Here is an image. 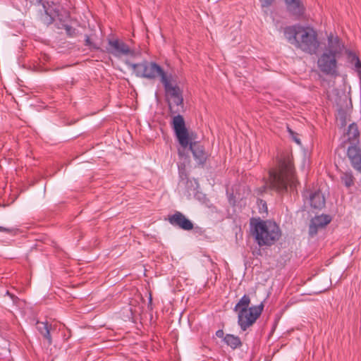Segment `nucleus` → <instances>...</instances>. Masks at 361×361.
<instances>
[{
  "mask_svg": "<svg viewBox=\"0 0 361 361\" xmlns=\"http://www.w3.org/2000/svg\"><path fill=\"white\" fill-rule=\"evenodd\" d=\"M172 80V75L169 74L167 78L163 77L161 83L164 87L169 113L173 116L171 126L174 133L178 142L185 145L188 128L183 117L180 114L184 111L183 91L177 84H173Z\"/></svg>",
  "mask_w": 361,
  "mask_h": 361,
  "instance_id": "1",
  "label": "nucleus"
},
{
  "mask_svg": "<svg viewBox=\"0 0 361 361\" xmlns=\"http://www.w3.org/2000/svg\"><path fill=\"white\" fill-rule=\"evenodd\" d=\"M268 185L271 189L278 192H284L290 188H295L298 180L295 176V168L293 162V155L289 152L281 154L278 166L269 171Z\"/></svg>",
  "mask_w": 361,
  "mask_h": 361,
  "instance_id": "2",
  "label": "nucleus"
},
{
  "mask_svg": "<svg viewBox=\"0 0 361 361\" xmlns=\"http://www.w3.org/2000/svg\"><path fill=\"white\" fill-rule=\"evenodd\" d=\"M287 40L297 49L313 55L317 54L320 42L317 31L312 27L294 25L284 29Z\"/></svg>",
  "mask_w": 361,
  "mask_h": 361,
  "instance_id": "3",
  "label": "nucleus"
},
{
  "mask_svg": "<svg viewBox=\"0 0 361 361\" xmlns=\"http://www.w3.org/2000/svg\"><path fill=\"white\" fill-rule=\"evenodd\" d=\"M250 227L255 241L259 247H271L282 235L279 226L274 221L252 218Z\"/></svg>",
  "mask_w": 361,
  "mask_h": 361,
  "instance_id": "4",
  "label": "nucleus"
},
{
  "mask_svg": "<svg viewBox=\"0 0 361 361\" xmlns=\"http://www.w3.org/2000/svg\"><path fill=\"white\" fill-rule=\"evenodd\" d=\"M250 298L245 294L235 305L233 310L238 313V324L243 331L252 326L260 317L264 310V302L249 307Z\"/></svg>",
  "mask_w": 361,
  "mask_h": 361,
  "instance_id": "5",
  "label": "nucleus"
},
{
  "mask_svg": "<svg viewBox=\"0 0 361 361\" xmlns=\"http://www.w3.org/2000/svg\"><path fill=\"white\" fill-rule=\"evenodd\" d=\"M131 67L136 76L147 79H155L158 76L162 82L163 77L167 78L169 74L166 73L163 68L155 62L144 61L141 63H128Z\"/></svg>",
  "mask_w": 361,
  "mask_h": 361,
  "instance_id": "6",
  "label": "nucleus"
},
{
  "mask_svg": "<svg viewBox=\"0 0 361 361\" xmlns=\"http://www.w3.org/2000/svg\"><path fill=\"white\" fill-rule=\"evenodd\" d=\"M193 139V133H189L188 130L187 145H183L180 142H178V143L183 149L189 147L197 166L203 167L208 159V153L205 151L204 146L202 145L200 142L192 141Z\"/></svg>",
  "mask_w": 361,
  "mask_h": 361,
  "instance_id": "7",
  "label": "nucleus"
},
{
  "mask_svg": "<svg viewBox=\"0 0 361 361\" xmlns=\"http://www.w3.org/2000/svg\"><path fill=\"white\" fill-rule=\"evenodd\" d=\"M106 52L120 58L123 56H134L135 51L123 41L118 39H108V45L106 47Z\"/></svg>",
  "mask_w": 361,
  "mask_h": 361,
  "instance_id": "8",
  "label": "nucleus"
},
{
  "mask_svg": "<svg viewBox=\"0 0 361 361\" xmlns=\"http://www.w3.org/2000/svg\"><path fill=\"white\" fill-rule=\"evenodd\" d=\"M337 57L328 53H323L318 59L317 63L320 71L331 75H337Z\"/></svg>",
  "mask_w": 361,
  "mask_h": 361,
  "instance_id": "9",
  "label": "nucleus"
},
{
  "mask_svg": "<svg viewBox=\"0 0 361 361\" xmlns=\"http://www.w3.org/2000/svg\"><path fill=\"white\" fill-rule=\"evenodd\" d=\"M168 220L172 226L182 230L190 231L193 228L192 222L180 212H176L173 214L169 216Z\"/></svg>",
  "mask_w": 361,
  "mask_h": 361,
  "instance_id": "10",
  "label": "nucleus"
},
{
  "mask_svg": "<svg viewBox=\"0 0 361 361\" xmlns=\"http://www.w3.org/2000/svg\"><path fill=\"white\" fill-rule=\"evenodd\" d=\"M344 49V45L338 36L330 34L327 37V46L324 53H328L335 57H338Z\"/></svg>",
  "mask_w": 361,
  "mask_h": 361,
  "instance_id": "11",
  "label": "nucleus"
},
{
  "mask_svg": "<svg viewBox=\"0 0 361 361\" xmlns=\"http://www.w3.org/2000/svg\"><path fill=\"white\" fill-rule=\"evenodd\" d=\"M347 155L353 169L361 173V145H350Z\"/></svg>",
  "mask_w": 361,
  "mask_h": 361,
  "instance_id": "12",
  "label": "nucleus"
},
{
  "mask_svg": "<svg viewBox=\"0 0 361 361\" xmlns=\"http://www.w3.org/2000/svg\"><path fill=\"white\" fill-rule=\"evenodd\" d=\"M331 221V217L327 214L316 216L312 219L309 227V233L311 235H316L319 228H322Z\"/></svg>",
  "mask_w": 361,
  "mask_h": 361,
  "instance_id": "13",
  "label": "nucleus"
},
{
  "mask_svg": "<svg viewBox=\"0 0 361 361\" xmlns=\"http://www.w3.org/2000/svg\"><path fill=\"white\" fill-rule=\"evenodd\" d=\"M288 11L295 16H300L304 13L305 7L300 0H285Z\"/></svg>",
  "mask_w": 361,
  "mask_h": 361,
  "instance_id": "14",
  "label": "nucleus"
},
{
  "mask_svg": "<svg viewBox=\"0 0 361 361\" xmlns=\"http://www.w3.org/2000/svg\"><path fill=\"white\" fill-rule=\"evenodd\" d=\"M309 201L312 207L321 209L325 206V198L323 194L319 191L311 192L309 197Z\"/></svg>",
  "mask_w": 361,
  "mask_h": 361,
  "instance_id": "15",
  "label": "nucleus"
},
{
  "mask_svg": "<svg viewBox=\"0 0 361 361\" xmlns=\"http://www.w3.org/2000/svg\"><path fill=\"white\" fill-rule=\"evenodd\" d=\"M42 6L44 8V13H41L40 20L44 25H49L53 23L54 17L56 16L58 11L55 8H47L44 3L42 4Z\"/></svg>",
  "mask_w": 361,
  "mask_h": 361,
  "instance_id": "16",
  "label": "nucleus"
},
{
  "mask_svg": "<svg viewBox=\"0 0 361 361\" xmlns=\"http://www.w3.org/2000/svg\"><path fill=\"white\" fill-rule=\"evenodd\" d=\"M346 135L348 141L351 145H359L360 132L357 124L355 123H351L348 126Z\"/></svg>",
  "mask_w": 361,
  "mask_h": 361,
  "instance_id": "17",
  "label": "nucleus"
},
{
  "mask_svg": "<svg viewBox=\"0 0 361 361\" xmlns=\"http://www.w3.org/2000/svg\"><path fill=\"white\" fill-rule=\"evenodd\" d=\"M224 341L228 346L231 347L233 350L242 346L240 338L233 334H226L224 337Z\"/></svg>",
  "mask_w": 361,
  "mask_h": 361,
  "instance_id": "18",
  "label": "nucleus"
},
{
  "mask_svg": "<svg viewBox=\"0 0 361 361\" xmlns=\"http://www.w3.org/2000/svg\"><path fill=\"white\" fill-rule=\"evenodd\" d=\"M50 326L48 322H37V329L39 333L47 339L49 344L51 343V337L50 334Z\"/></svg>",
  "mask_w": 361,
  "mask_h": 361,
  "instance_id": "19",
  "label": "nucleus"
},
{
  "mask_svg": "<svg viewBox=\"0 0 361 361\" xmlns=\"http://www.w3.org/2000/svg\"><path fill=\"white\" fill-rule=\"evenodd\" d=\"M341 180L346 188H350L354 185L355 178L352 171H345L341 173Z\"/></svg>",
  "mask_w": 361,
  "mask_h": 361,
  "instance_id": "20",
  "label": "nucleus"
},
{
  "mask_svg": "<svg viewBox=\"0 0 361 361\" xmlns=\"http://www.w3.org/2000/svg\"><path fill=\"white\" fill-rule=\"evenodd\" d=\"M349 56L350 59V62L354 63L355 71L357 73V75L361 80V61L359 59L358 56L355 54L350 53Z\"/></svg>",
  "mask_w": 361,
  "mask_h": 361,
  "instance_id": "21",
  "label": "nucleus"
},
{
  "mask_svg": "<svg viewBox=\"0 0 361 361\" xmlns=\"http://www.w3.org/2000/svg\"><path fill=\"white\" fill-rule=\"evenodd\" d=\"M85 45L88 47L90 49H93V50L99 49V47L91 41L90 37L88 35H85Z\"/></svg>",
  "mask_w": 361,
  "mask_h": 361,
  "instance_id": "22",
  "label": "nucleus"
},
{
  "mask_svg": "<svg viewBox=\"0 0 361 361\" xmlns=\"http://www.w3.org/2000/svg\"><path fill=\"white\" fill-rule=\"evenodd\" d=\"M288 132L289 133V135L292 137V139L298 145H300V140L298 137V134L295 133L291 128L289 127H287Z\"/></svg>",
  "mask_w": 361,
  "mask_h": 361,
  "instance_id": "23",
  "label": "nucleus"
},
{
  "mask_svg": "<svg viewBox=\"0 0 361 361\" xmlns=\"http://www.w3.org/2000/svg\"><path fill=\"white\" fill-rule=\"evenodd\" d=\"M64 28L66 30V34L69 37L75 36V28H73V27L68 25H64Z\"/></svg>",
  "mask_w": 361,
  "mask_h": 361,
  "instance_id": "24",
  "label": "nucleus"
},
{
  "mask_svg": "<svg viewBox=\"0 0 361 361\" xmlns=\"http://www.w3.org/2000/svg\"><path fill=\"white\" fill-rule=\"evenodd\" d=\"M194 229V233H196V234H198V235H203L204 233V230L200 227V226H195L194 227L193 226V228Z\"/></svg>",
  "mask_w": 361,
  "mask_h": 361,
  "instance_id": "25",
  "label": "nucleus"
},
{
  "mask_svg": "<svg viewBox=\"0 0 361 361\" xmlns=\"http://www.w3.org/2000/svg\"><path fill=\"white\" fill-rule=\"evenodd\" d=\"M263 7H268L271 5L274 0H259Z\"/></svg>",
  "mask_w": 361,
  "mask_h": 361,
  "instance_id": "26",
  "label": "nucleus"
},
{
  "mask_svg": "<svg viewBox=\"0 0 361 361\" xmlns=\"http://www.w3.org/2000/svg\"><path fill=\"white\" fill-rule=\"evenodd\" d=\"M216 336L219 338H223L225 336H224V331L221 330V329H219L218 331H216Z\"/></svg>",
  "mask_w": 361,
  "mask_h": 361,
  "instance_id": "27",
  "label": "nucleus"
},
{
  "mask_svg": "<svg viewBox=\"0 0 361 361\" xmlns=\"http://www.w3.org/2000/svg\"><path fill=\"white\" fill-rule=\"evenodd\" d=\"M11 231V230L8 228L0 226V232L10 233Z\"/></svg>",
  "mask_w": 361,
  "mask_h": 361,
  "instance_id": "28",
  "label": "nucleus"
},
{
  "mask_svg": "<svg viewBox=\"0 0 361 361\" xmlns=\"http://www.w3.org/2000/svg\"><path fill=\"white\" fill-rule=\"evenodd\" d=\"M260 202L262 203V208H265L266 209H267V204L265 202L262 201V200H260Z\"/></svg>",
  "mask_w": 361,
  "mask_h": 361,
  "instance_id": "29",
  "label": "nucleus"
},
{
  "mask_svg": "<svg viewBox=\"0 0 361 361\" xmlns=\"http://www.w3.org/2000/svg\"><path fill=\"white\" fill-rule=\"evenodd\" d=\"M178 154L180 156H183V152H182V151L180 149H178Z\"/></svg>",
  "mask_w": 361,
  "mask_h": 361,
  "instance_id": "30",
  "label": "nucleus"
},
{
  "mask_svg": "<svg viewBox=\"0 0 361 361\" xmlns=\"http://www.w3.org/2000/svg\"><path fill=\"white\" fill-rule=\"evenodd\" d=\"M37 1H39V3H41L42 1V0H37Z\"/></svg>",
  "mask_w": 361,
  "mask_h": 361,
  "instance_id": "31",
  "label": "nucleus"
}]
</instances>
